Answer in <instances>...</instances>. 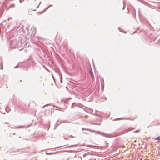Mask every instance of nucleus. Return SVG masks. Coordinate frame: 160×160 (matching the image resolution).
I'll list each match as a JSON object with an SVG mask.
<instances>
[{
    "instance_id": "nucleus-5",
    "label": "nucleus",
    "mask_w": 160,
    "mask_h": 160,
    "mask_svg": "<svg viewBox=\"0 0 160 160\" xmlns=\"http://www.w3.org/2000/svg\"><path fill=\"white\" fill-rule=\"evenodd\" d=\"M135 118H136V117H134L133 118H131V119L132 120H134Z\"/></svg>"
},
{
    "instance_id": "nucleus-4",
    "label": "nucleus",
    "mask_w": 160,
    "mask_h": 160,
    "mask_svg": "<svg viewBox=\"0 0 160 160\" xmlns=\"http://www.w3.org/2000/svg\"><path fill=\"white\" fill-rule=\"evenodd\" d=\"M131 130H130L129 129H128V130H125L124 131V132L123 133H126V132H128L129 131H130Z\"/></svg>"
},
{
    "instance_id": "nucleus-8",
    "label": "nucleus",
    "mask_w": 160,
    "mask_h": 160,
    "mask_svg": "<svg viewBox=\"0 0 160 160\" xmlns=\"http://www.w3.org/2000/svg\"><path fill=\"white\" fill-rule=\"evenodd\" d=\"M139 132V131H136L135 132Z\"/></svg>"
},
{
    "instance_id": "nucleus-1",
    "label": "nucleus",
    "mask_w": 160,
    "mask_h": 160,
    "mask_svg": "<svg viewBox=\"0 0 160 160\" xmlns=\"http://www.w3.org/2000/svg\"><path fill=\"white\" fill-rule=\"evenodd\" d=\"M32 4L34 7L37 8L39 5L40 3L39 2H37L35 0L33 2Z\"/></svg>"
},
{
    "instance_id": "nucleus-6",
    "label": "nucleus",
    "mask_w": 160,
    "mask_h": 160,
    "mask_svg": "<svg viewBox=\"0 0 160 160\" xmlns=\"http://www.w3.org/2000/svg\"><path fill=\"white\" fill-rule=\"evenodd\" d=\"M44 11H43L42 12H38L37 13H40V14H42V13H43L44 12Z\"/></svg>"
},
{
    "instance_id": "nucleus-7",
    "label": "nucleus",
    "mask_w": 160,
    "mask_h": 160,
    "mask_svg": "<svg viewBox=\"0 0 160 160\" xmlns=\"http://www.w3.org/2000/svg\"><path fill=\"white\" fill-rule=\"evenodd\" d=\"M91 76H92V77H93V75H92V73L91 72Z\"/></svg>"
},
{
    "instance_id": "nucleus-2",
    "label": "nucleus",
    "mask_w": 160,
    "mask_h": 160,
    "mask_svg": "<svg viewBox=\"0 0 160 160\" xmlns=\"http://www.w3.org/2000/svg\"><path fill=\"white\" fill-rule=\"evenodd\" d=\"M35 11V10H29V15H32L33 14L32 12H34Z\"/></svg>"
},
{
    "instance_id": "nucleus-3",
    "label": "nucleus",
    "mask_w": 160,
    "mask_h": 160,
    "mask_svg": "<svg viewBox=\"0 0 160 160\" xmlns=\"http://www.w3.org/2000/svg\"><path fill=\"white\" fill-rule=\"evenodd\" d=\"M155 139L156 140H158L160 141V136L158 137L155 138Z\"/></svg>"
}]
</instances>
